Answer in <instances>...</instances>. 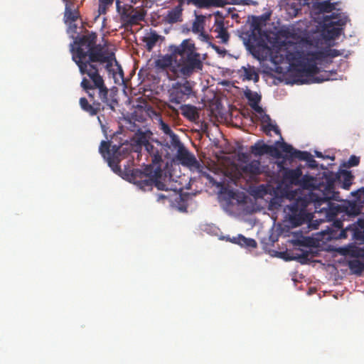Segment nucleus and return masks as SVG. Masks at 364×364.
I'll return each mask as SVG.
<instances>
[{"label": "nucleus", "mask_w": 364, "mask_h": 364, "mask_svg": "<svg viewBox=\"0 0 364 364\" xmlns=\"http://www.w3.org/2000/svg\"><path fill=\"white\" fill-rule=\"evenodd\" d=\"M353 176L350 171L347 170H339L337 173L328 171L326 173L325 184H321L323 191H326L324 196L326 198H328L329 201L336 200L340 201V193L336 191V184L338 183L339 186L345 190H349L352 185Z\"/></svg>", "instance_id": "39448f33"}, {"label": "nucleus", "mask_w": 364, "mask_h": 364, "mask_svg": "<svg viewBox=\"0 0 364 364\" xmlns=\"http://www.w3.org/2000/svg\"><path fill=\"white\" fill-rule=\"evenodd\" d=\"M302 176L301 168L297 167L294 169H287L284 173V179L289 183L298 186Z\"/></svg>", "instance_id": "f3484780"}, {"label": "nucleus", "mask_w": 364, "mask_h": 364, "mask_svg": "<svg viewBox=\"0 0 364 364\" xmlns=\"http://www.w3.org/2000/svg\"><path fill=\"white\" fill-rule=\"evenodd\" d=\"M299 259L301 263H305L306 261L310 259V253L309 252H304L299 257Z\"/></svg>", "instance_id": "e433bc0d"}, {"label": "nucleus", "mask_w": 364, "mask_h": 364, "mask_svg": "<svg viewBox=\"0 0 364 364\" xmlns=\"http://www.w3.org/2000/svg\"><path fill=\"white\" fill-rule=\"evenodd\" d=\"M244 70V79L247 80H253L257 82L259 81V74L256 72L254 67L249 66L248 68L242 67Z\"/></svg>", "instance_id": "bb28decb"}, {"label": "nucleus", "mask_w": 364, "mask_h": 364, "mask_svg": "<svg viewBox=\"0 0 364 364\" xmlns=\"http://www.w3.org/2000/svg\"><path fill=\"white\" fill-rule=\"evenodd\" d=\"M272 121V119L270 116L267 114H264L261 117V122L262 126H264L266 124L270 123Z\"/></svg>", "instance_id": "4c0bfd02"}, {"label": "nucleus", "mask_w": 364, "mask_h": 364, "mask_svg": "<svg viewBox=\"0 0 364 364\" xmlns=\"http://www.w3.org/2000/svg\"><path fill=\"white\" fill-rule=\"evenodd\" d=\"M299 10L300 9H294V12H293L294 16H296Z\"/></svg>", "instance_id": "09e8293b"}, {"label": "nucleus", "mask_w": 364, "mask_h": 364, "mask_svg": "<svg viewBox=\"0 0 364 364\" xmlns=\"http://www.w3.org/2000/svg\"><path fill=\"white\" fill-rule=\"evenodd\" d=\"M287 59L290 61L294 59V53H289L287 55Z\"/></svg>", "instance_id": "de8ad7c7"}, {"label": "nucleus", "mask_w": 364, "mask_h": 364, "mask_svg": "<svg viewBox=\"0 0 364 364\" xmlns=\"http://www.w3.org/2000/svg\"><path fill=\"white\" fill-rule=\"evenodd\" d=\"M325 181L326 173L319 180L309 175L301 177L298 186L309 190V193L304 197L296 198L288 206V220L292 227H298L310 220L311 214L307 212L306 208L311 203H314L316 212H324L327 216L336 215L338 206L329 201L328 198H326V191L321 188V184H325Z\"/></svg>", "instance_id": "f03ea898"}, {"label": "nucleus", "mask_w": 364, "mask_h": 364, "mask_svg": "<svg viewBox=\"0 0 364 364\" xmlns=\"http://www.w3.org/2000/svg\"><path fill=\"white\" fill-rule=\"evenodd\" d=\"M167 108L168 109H170L173 114H176V115H178V111L177 109H176L173 105L168 104L167 105Z\"/></svg>", "instance_id": "37998d69"}, {"label": "nucleus", "mask_w": 364, "mask_h": 364, "mask_svg": "<svg viewBox=\"0 0 364 364\" xmlns=\"http://www.w3.org/2000/svg\"><path fill=\"white\" fill-rule=\"evenodd\" d=\"M335 73H336L334 72H325V73L321 76L314 77L312 82L320 83L326 80H334V78L332 77V75Z\"/></svg>", "instance_id": "473e14b6"}, {"label": "nucleus", "mask_w": 364, "mask_h": 364, "mask_svg": "<svg viewBox=\"0 0 364 364\" xmlns=\"http://www.w3.org/2000/svg\"><path fill=\"white\" fill-rule=\"evenodd\" d=\"M168 50L170 54L160 56L154 63L156 69L167 70L170 80L188 78L203 70L201 55L191 39L170 46Z\"/></svg>", "instance_id": "7ed1b4c3"}, {"label": "nucleus", "mask_w": 364, "mask_h": 364, "mask_svg": "<svg viewBox=\"0 0 364 364\" xmlns=\"http://www.w3.org/2000/svg\"><path fill=\"white\" fill-rule=\"evenodd\" d=\"M181 114L190 121L194 122L199 118L196 107L191 105H181Z\"/></svg>", "instance_id": "aec40b11"}, {"label": "nucleus", "mask_w": 364, "mask_h": 364, "mask_svg": "<svg viewBox=\"0 0 364 364\" xmlns=\"http://www.w3.org/2000/svg\"><path fill=\"white\" fill-rule=\"evenodd\" d=\"M116 1V7L118 12H121L122 6L119 0H99L98 13L100 15L106 14Z\"/></svg>", "instance_id": "412c9836"}, {"label": "nucleus", "mask_w": 364, "mask_h": 364, "mask_svg": "<svg viewBox=\"0 0 364 364\" xmlns=\"http://www.w3.org/2000/svg\"><path fill=\"white\" fill-rule=\"evenodd\" d=\"M347 22V17L339 13L326 15L323 19L322 35L325 39L334 40L338 38Z\"/></svg>", "instance_id": "6e6552de"}, {"label": "nucleus", "mask_w": 364, "mask_h": 364, "mask_svg": "<svg viewBox=\"0 0 364 364\" xmlns=\"http://www.w3.org/2000/svg\"><path fill=\"white\" fill-rule=\"evenodd\" d=\"M360 163V157L356 156L355 155H352L350 156L348 161V167H353L356 166Z\"/></svg>", "instance_id": "f704fd0d"}, {"label": "nucleus", "mask_w": 364, "mask_h": 364, "mask_svg": "<svg viewBox=\"0 0 364 364\" xmlns=\"http://www.w3.org/2000/svg\"><path fill=\"white\" fill-rule=\"evenodd\" d=\"M230 241L232 243L241 246L242 247L249 249L256 248L257 246V243L254 239L245 237L241 234L238 235L237 237H233L230 239Z\"/></svg>", "instance_id": "a211bd4d"}, {"label": "nucleus", "mask_w": 364, "mask_h": 364, "mask_svg": "<svg viewBox=\"0 0 364 364\" xmlns=\"http://www.w3.org/2000/svg\"><path fill=\"white\" fill-rule=\"evenodd\" d=\"M360 192H361L363 195H364V187L361 188L360 190H359Z\"/></svg>", "instance_id": "864d4df0"}, {"label": "nucleus", "mask_w": 364, "mask_h": 364, "mask_svg": "<svg viewBox=\"0 0 364 364\" xmlns=\"http://www.w3.org/2000/svg\"><path fill=\"white\" fill-rule=\"evenodd\" d=\"M173 149H176V158L183 166L188 167L191 171H197L201 173L211 181L212 177L206 172L203 171V166L197 160L196 156L185 148L181 142L178 146H174Z\"/></svg>", "instance_id": "1a4fd4ad"}, {"label": "nucleus", "mask_w": 364, "mask_h": 364, "mask_svg": "<svg viewBox=\"0 0 364 364\" xmlns=\"http://www.w3.org/2000/svg\"><path fill=\"white\" fill-rule=\"evenodd\" d=\"M162 173L161 166L146 165L144 171L139 168L132 170L129 181L144 191L151 190L153 186L160 191H167L166 183L161 181Z\"/></svg>", "instance_id": "20e7f679"}, {"label": "nucleus", "mask_w": 364, "mask_h": 364, "mask_svg": "<svg viewBox=\"0 0 364 364\" xmlns=\"http://www.w3.org/2000/svg\"><path fill=\"white\" fill-rule=\"evenodd\" d=\"M161 38V36L156 31H151L146 36H144L143 41L146 43V50L151 51Z\"/></svg>", "instance_id": "4be33fe9"}, {"label": "nucleus", "mask_w": 364, "mask_h": 364, "mask_svg": "<svg viewBox=\"0 0 364 364\" xmlns=\"http://www.w3.org/2000/svg\"><path fill=\"white\" fill-rule=\"evenodd\" d=\"M109 141H102L99 151L102 157L108 162L109 166L114 172L120 171L119 163L120 160L126 157L127 154H129L133 147L128 144H123L121 146L113 145L110 149Z\"/></svg>", "instance_id": "423d86ee"}, {"label": "nucleus", "mask_w": 364, "mask_h": 364, "mask_svg": "<svg viewBox=\"0 0 364 364\" xmlns=\"http://www.w3.org/2000/svg\"><path fill=\"white\" fill-rule=\"evenodd\" d=\"M242 172L252 178L262 173L261 164L259 160H252L240 167Z\"/></svg>", "instance_id": "4468645a"}, {"label": "nucleus", "mask_w": 364, "mask_h": 364, "mask_svg": "<svg viewBox=\"0 0 364 364\" xmlns=\"http://www.w3.org/2000/svg\"><path fill=\"white\" fill-rule=\"evenodd\" d=\"M244 94L245 97L248 100L250 105V104H259L261 101V96L256 92H252L247 89Z\"/></svg>", "instance_id": "c756f323"}, {"label": "nucleus", "mask_w": 364, "mask_h": 364, "mask_svg": "<svg viewBox=\"0 0 364 364\" xmlns=\"http://www.w3.org/2000/svg\"><path fill=\"white\" fill-rule=\"evenodd\" d=\"M250 152L254 156H261L267 154L272 155L277 154L278 150L275 146L267 145L262 140H259L254 145L251 146Z\"/></svg>", "instance_id": "9b49d317"}, {"label": "nucleus", "mask_w": 364, "mask_h": 364, "mask_svg": "<svg viewBox=\"0 0 364 364\" xmlns=\"http://www.w3.org/2000/svg\"><path fill=\"white\" fill-rule=\"evenodd\" d=\"M132 141L136 145V149L134 150L135 152L138 151V147L141 148L142 146L146 147V144H149L150 143L149 141L146 134L142 132H137L134 135Z\"/></svg>", "instance_id": "b1692460"}, {"label": "nucleus", "mask_w": 364, "mask_h": 364, "mask_svg": "<svg viewBox=\"0 0 364 364\" xmlns=\"http://www.w3.org/2000/svg\"><path fill=\"white\" fill-rule=\"evenodd\" d=\"M165 196L162 195V194H160L159 195V199H161V198H165Z\"/></svg>", "instance_id": "603ef678"}, {"label": "nucleus", "mask_w": 364, "mask_h": 364, "mask_svg": "<svg viewBox=\"0 0 364 364\" xmlns=\"http://www.w3.org/2000/svg\"><path fill=\"white\" fill-rule=\"evenodd\" d=\"M348 266L350 272L355 275L360 276L364 272V262L358 259L349 260Z\"/></svg>", "instance_id": "5701e85b"}, {"label": "nucleus", "mask_w": 364, "mask_h": 364, "mask_svg": "<svg viewBox=\"0 0 364 364\" xmlns=\"http://www.w3.org/2000/svg\"><path fill=\"white\" fill-rule=\"evenodd\" d=\"M351 255L357 258H364V247H358L353 250Z\"/></svg>", "instance_id": "c9c22d12"}, {"label": "nucleus", "mask_w": 364, "mask_h": 364, "mask_svg": "<svg viewBox=\"0 0 364 364\" xmlns=\"http://www.w3.org/2000/svg\"><path fill=\"white\" fill-rule=\"evenodd\" d=\"M316 9L322 13H330L335 9V5L330 0H326L317 3Z\"/></svg>", "instance_id": "cd10ccee"}, {"label": "nucleus", "mask_w": 364, "mask_h": 364, "mask_svg": "<svg viewBox=\"0 0 364 364\" xmlns=\"http://www.w3.org/2000/svg\"><path fill=\"white\" fill-rule=\"evenodd\" d=\"M62 1H63V2L64 4H65L66 2L69 1L70 0H62Z\"/></svg>", "instance_id": "5fc2aeb1"}, {"label": "nucleus", "mask_w": 364, "mask_h": 364, "mask_svg": "<svg viewBox=\"0 0 364 364\" xmlns=\"http://www.w3.org/2000/svg\"><path fill=\"white\" fill-rule=\"evenodd\" d=\"M262 130L267 135H270V132L273 131L276 134L281 136V132L277 124H274L272 122L262 126Z\"/></svg>", "instance_id": "2f4dec72"}, {"label": "nucleus", "mask_w": 364, "mask_h": 364, "mask_svg": "<svg viewBox=\"0 0 364 364\" xmlns=\"http://www.w3.org/2000/svg\"><path fill=\"white\" fill-rule=\"evenodd\" d=\"M304 154L299 156L298 159L306 161L308 166L311 168H316L318 166L317 161L313 158L312 155L307 151H303Z\"/></svg>", "instance_id": "c85d7f7f"}, {"label": "nucleus", "mask_w": 364, "mask_h": 364, "mask_svg": "<svg viewBox=\"0 0 364 364\" xmlns=\"http://www.w3.org/2000/svg\"><path fill=\"white\" fill-rule=\"evenodd\" d=\"M182 80V81H177L173 83L168 90V100L171 103L180 105L195 95L194 87L196 82L188 80V78Z\"/></svg>", "instance_id": "0eeeda50"}, {"label": "nucleus", "mask_w": 364, "mask_h": 364, "mask_svg": "<svg viewBox=\"0 0 364 364\" xmlns=\"http://www.w3.org/2000/svg\"><path fill=\"white\" fill-rule=\"evenodd\" d=\"M276 144L283 152L287 154L288 157L291 159H298L299 156L304 154L303 151L297 150L294 149L291 145L284 141H277Z\"/></svg>", "instance_id": "6ab92c4d"}, {"label": "nucleus", "mask_w": 364, "mask_h": 364, "mask_svg": "<svg viewBox=\"0 0 364 364\" xmlns=\"http://www.w3.org/2000/svg\"><path fill=\"white\" fill-rule=\"evenodd\" d=\"M250 107L257 113H262L263 112L262 108L259 106V104H250Z\"/></svg>", "instance_id": "a19ab883"}, {"label": "nucleus", "mask_w": 364, "mask_h": 364, "mask_svg": "<svg viewBox=\"0 0 364 364\" xmlns=\"http://www.w3.org/2000/svg\"><path fill=\"white\" fill-rule=\"evenodd\" d=\"M315 154H316V157H318V158H323V159L325 158V156L323 155V154L320 151H316Z\"/></svg>", "instance_id": "a18cd8bd"}, {"label": "nucleus", "mask_w": 364, "mask_h": 364, "mask_svg": "<svg viewBox=\"0 0 364 364\" xmlns=\"http://www.w3.org/2000/svg\"><path fill=\"white\" fill-rule=\"evenodd\" d=\"M127 1H129V3L132 4H136L137 3V0H127Z\"/></svg>", "instance_id": "8fccbe9b"}, {"label": "nucleus", "mask_w": 364, "mask_h": 364, "mask_svg": "<svg viewBox=\"0 0 364 364\" xmlns=\"http://www.w3.org/2000/svg\"><path fill=\"white\" fill-rule=\"evenodd\" d=\"M145 149L151 157V164L150 165L154 167L161 166L163 154L161 145L157 144V146H154L153 144L149 143L146 144Z\"/></svg>", "instance_id": "f8f14e48"}, {"label": "nucleus", "mask_w": 364, "mask_h": 364, "mask_svg": "<svg viewBox=\"0 0 364 364\" xmlns=\"http://www.w3.org/2000/svg\"><path fill=\"white\" fill-rule=\"evenodd\" d=\"M205 17L203 15H197L192 23L191 31L194 33L203 32L204 30Z\"/></svg>", "instance_id": "a878e982"}, {"label": "nucleus", "mask_w": 364, "mask_h": 364, "mask_svg": "<svg viewBox=\"0 0 364 364\" xmlns=\"http://www.w3.org/2000/svg\"><path fill=\"white\" fill-rule=\"evenodd\" d=\"M129 9H133L132 5L122 6L121 14L128 18V22L132 25L137 24L139 21L144 19V14L139 11H136L134 14L129 13Z\"/></svg>", "instance_id": "dca6fc26"}, {"label": "nucleus", "mask_w": 364, "mask_h": 364, "mask_svg": "<svg viewBox=\"0 0 364 364\" xmlns=\"http://www.w3.org/2000/svg\"><path fill=\"white\" fill-rule=\"evenodd\" d=\"M240 159L243 162L249 161V155L247 153H242L239 155Z\"/></svg>", "instance_id": "79ce46f5"}, {"label": "nucleus", "mask_w": 364, "mask_h": 364, "mask_svg": "<svg viewBox=\"0 0 364 364\" xmlns=\"http://www.w3.org/2000/svg\"><path fill=\"white\" fill-rule=\"evenodd\" d=\"M253 25H254L255 27L259 26V19H258V18H255V19H254V21H253Z\"/></svg>", "instance_id": "49530a36"}, {"label": "nucleus", "mask_w": 364, "mask_h": 364, "mask_svg": "<svg viewBox=\"0 0 364 364\" xmlns=\"http://www.w3.org/2000/svg\"><path fill=\"white\" fill-rule=\"evenodd\" d=\"M75 0H70L69 1L66 2L65 4V9H67L68 8L69 10L73 9H77V7L75 6Z\"/></svg>", "instance_id": "58836bf2"}, {"label": "nucleus", "mask_w": 364, "mask_h": 364, "mask_svg": "<svg viewBox=\"0 0 364 364\" xmlns=\"http://www.w3.org/2000/svg\"><path fill=\"white\" fill-rule=\"evenodd\" d=\"M215 31L218 32L217 38H220L222 43H226L229 40L230 35L222 23L216 28Z\"/></svg>", "instance_id": "7c9ffc66"}, {"label": "nucleus", "mask_w": 364, "mask_h": 364, "mask_svg": "<svg viewBox=\"0 0 364 364\" xmlns=\"http://www.w3.org/2000/svg\"><path fill=\"white\" fill-rule=\"evenodd\" d=\"M183 5L180 4L168 10L165 17L166 22L171 24L181 22L183 21Z\"/></svg>", "instance_id": "2eb2a0df"}, {"label": "nucleus", "mask_w": 364, "mask_h": 364, "mask_svg": "<svg viewBox=\"0 0 364 364\" xmlns=\"http://www.w3.org/2000/svg\"><path fill=\"white\" fill-rule=\"evenodd\" d=\"M97 35L90 33L75 38L70 45L72 59L76 63L81 75H84L80 82V87L87 94L92 104L87 99L81 97L79 100L80 108L90 116H95L101 111L105 110V107L112 111L115 110V106L118 101L115 95L109 92L103 77L100 73L99 66L105 65V68L113 75L119 74L123 77L124 73L121 66L115 59L114 53L108 52L101 44H97Z\"/></svg>", "instance_id": "f257e3e1"}, {"label": "nucleus", "mask_w": 364, "mask_h": 364, "mask_svg": "<svg viewBox=\"0 0 364 364\" xmlns=\"http://www.w3.org/2000/svg\"><path fill=\"white\" fill-rule=\"evenodd\" d=\"M310 58L307 59L306 62H303L299 64L298 71L304 73L306 76L314 77L319 73V68L316 63V60L323 58L322 52H314L309 54Z\"/></svg>", "instance_id": "9d476101"}, {"label": "nucleus", "mask_w": 364, "mask_h": 364, "mask_svg": "<svg viewBox=\"0 0 364 364\" xmlns=\"http://www.w3.org/2000/svg\"><path fill=\"white\" fill-rule=\"evenodd\" d=\"M159 129L164 133V134L169 138V144L166 143L168 147L173 148L176 146H178L181 143L178 136L173 132L170 126L164 122L161 119H159Z\"/></svg>", "instance_id": "ddd939ff"}, {"label": "nucleus", "mask_w": 364, "mask_h": 364, "mask_svg": "<svg viewBox=\"0 0 364 364\" xmlns=\"http://www.w3.org/2000/svg\"><path fill=\"white\" fill-rule=\"evenodd\" d=\"M360 229H355L353 233V237L355 240L359 241L360 243L364 244V225L360 224Z\"/></svg>", "instance_id": "72a5a7b5"}, {"label": "nucleus", "mask_w": 364, "mask_h": 364, "mask_svg": "<svg viewBox=\"0 0 364 364\" xmlns=\"http://www.w3.org/2000/svg\"><path fill=\"white\" fill-rule=\"evenodd\" d=\"M80 18V12L78 9H73L69 10L68 8L65 9L63 19L65 23H72L75 22Z\"/></svg>", "instance_id": "393cba45"}, {"label": "nucleus", "mask_w": 364, "mask_h": 364, "mask_svg": "<svg viewBox=\"0 0 364 364\" xmlns=\"http://www.w3.org/2000/svg\"><path fill=\"white\" fill-rule=\"evenodd\" d=\"M176 1L180 4L184 5V4H185V0H176Z\"/></svg>", "instance_id": "3c124183"}, {"label": "nucleus", "mask_w": 364, "mask_h": 364, "mask_svg": "<svg viewBox=\"0 0 364 364\" xmlns=\"http://www.w3.org/2000/svg\"><path fill=\"white\" fill-rule=\"evenodd\" d=\"M340 55H341L340 52L338 50H336V49H331V50H329L328 53L327 54L328 56H330V57H332V58L338 56Z\"/></svg>", "instance_id": "ea45409f"}, {"label": "nucleus", "mask_w": 364, "mask_h": 364, "mask_svg": "<svg viewBox=\"0 0 364 364\" xmlns=\"http://www.w3.org/2000/svg\"><path fill=\"white\" fill-rule=\"evenodd\" d=\"M334 225L337 228H342V222L337 220L333 223Z\"/></svg>", "instance_id": "c03bdc74"}]
</instances>
